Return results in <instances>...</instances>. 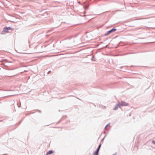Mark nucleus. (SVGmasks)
Instances as JSON below:
<instances>
[{
    "label": "nucleus",
    "mask_w": 155,
    "mask_h": 155,
    "mask_svg": "<svg viewBox=\"0 0 155 155\" xmlns=\"http://www.w3.org/2000/svg\"><path fill=\"white\" fill-rule=\"evenodd\" d=\"M101 145L100 144L98 147L97 150L93 153V155H98V153L100 148Z\"/></svg>",
    "instance_id": "3"
},
{
    "label": "nucleus",
    "mask_w": 155,
    "mask_h": 155,
    "mask_svg": "<svg viewBox=\"0 0 155 155\" xmlns=\"http://www.w3.org/2000/svg\"><path fill=\"white\" fill-rule=\"evenodd\" d=\"M51 72V71H49L48 72V74L50 73Z\"/></svg>",
    "instance_id": "8"
},
{
    "label": "nucleus",
    "mask_w": 155,
    "mask_h": 155,
    "mask_svg": "<svg viewBox=\"0 0 155 155\" xmlns=\"http://www.w3.org/2000/svg\"><path fill=\"white\" fill-rule=\"evenodd\" d=\"M13 29L10 27L8 28H4L3 30V32L4 33H7L9 32L8 30H13Z\"/></svg>",
    "instance_id": "1"
},
{
    "label": "nucleus",
    "mask_w": 155,
    "mask_h": 155,
    "mask_svg": "<svg viewBox=\"0 0 155 155\" xmlns=\"http://www.w3.org/2000/svg\"><path fill=\"white\" fill-rule=\"evenodd\" d=\"M116 30V29L113 28L111 30L108 31L107 34H105V35H109L110 34L115 31Z\"/></svg>",
    "instance_id": "2"
},
{
    "label": "nucleus",
    "mask_w": 155,
    "mask_h": 155,
    "mask_svg": "<svg viewBox=\"0 0 155 155\" xmlns=\"http://www.w3.org/2000/svg\"><path fill=\"white\" fill-rule=\"evenodd\" d=\"M120 106L119 105H119H117L115 107H114V110H117L119 107Z\"/></svg>",
    "instance_id": "6"
},
{
    "label": "nucleus",
    "mask_w": 155,
    "mask_h": 155,
    "mask_svg": "<svg viewBox=\"0 0 155 155\" xmlns=\"http://www.w3.org/2000/svg\"><path fill=\"white\" fill-rule=\"evenodd\" d=\"M101 107H102L103 109H105L106 108V107L104 106H102Z\"/></svg>",
    "instance_id": "7"
},
{
    "label": "nucleus",
    "mask_w": 155,
    "mask_h": 155,
    "mask_svg": "<svg viewBox=\"0 0 155 155\" xmlns=\"http://www.w3.org/2000/svg\"><path fill=\"white\" fill-rule=\"evenodd\" d=\"M128 105V103L124 101H122L121 104H119L120 106H127Z\"/></svg>",
    "instance_id": "4"
},
{
    "label": "nucleus",
    "mask_w": 155,
    "mask_h": 155,
    "mask_svg": "<svg viewBox=\"0 0 155 155\" xmlns=\"http://www.w3.org/2000/svg\"><path fill=\"white\" fill-rule=\"evenodd\" d=\"M54 153V151L52 150H49L48 151L46 155H48V154H51Z\"/></svg>",
    "instance_id": "5"
}]
</instances>
